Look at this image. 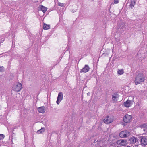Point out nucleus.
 Segmentation results:
<instances>
[{
    "label": "nucleus",
    "mask_w": 147,
    "mask_h": 147,
    "mask_svg": "<svg viewBox=\"0 0 147 147\" xmlns=\"http://www.w3.org/2000/svg\"><path fill=\"white\" fill-rule=\"evenodd\" d=\"M144 80V77L142 73L138 74L136 77L135 80V83L136 85H137L143 82Z\"/></svg>",
    "instance_id": "obj_1"
},
{
    "label": "nucleus",
    "mask_w": 147,
    "mask_h": 147,
    "mask_svg": "<svg viewBox=\"0 0 147 147\" xmlns=\"http://www.w3.org/2000/svg\"><path fill=\"white\" fill-rule=\"evenodd\" d=\"M22 88V85L20 83H18L16 85H14L13 87V90L17 92L20 91Z\"/></svg>",
    "instance_id": "obj_2"
},
{
    "label": "nucleus",
    "mask_w": 147,
    "mask_h": 147,
    "mask_svg": "<svg viewBox=\"0 0 147 147\" xmlns=\"http://www.w3.org/2000/svg\"><path fill=\"white\" fill-rule=\"evenodd\" d=\"M130 132L128 131H124L121 132L119 134V136L121 138H125L129 136Z\"/></svg>",
    "instance_id": "obj_3"
},
{
    "label": "nucleus",
    "mask_w": 147,
    "mask_h": 147,
    "mask_svg": "<svg viewBox=\"0 0 147 147\" xmlns=\"http://www.w3.org/2000/svg\"><path fill=\"white\" fill-rule=\"evenodd\" d=\"M132 118L131 115L126 114L123 117V121L125 123H129L131 121Z\"/></svg>",
    "instance_id": "obj_4"
},
{
    "label": "nucleus",
    "mask_w": 147,
    "mask_h": 147,
    "mask_svg": "<svg viewBox=\"0 0 147 147\" xmlns=\"http://www.w3.org/2000/svg\"><path fill=\"white\" fill-rule=\"evenodd\" d=\"M113 121V119L112 117L107 116L105 118L104 122L105 123L108 124L112 122Z\"/></svg>",
    "instance_id": "obj_5"
},
{
    "label": "nucleus",
    "mask_w": 147,
    "mask_h": 147,
    "mask_svg": "<svg viewBox=\"0 0 147 147\" xmlns=\"http://www.w3.org/2000/svg\"><path fill=\"white\" fill-rule=\"evenodd\" d=\"M117 144L119 145L125 146L127 144L126 141L124 140H120L117 141Z\"/></svg>",
    "instance_id": "obj_6"
},
{
    "label": "nucleus",
    "mask_w": 147,
    "mask_h": 147,
    "mask_svg": "<svg viewBox=\"0 0 147 147\" xmlns=\"http://www.w3.org/2000/svg\"><path fill=\"white\" fill-rule=\"evenodd\" d=\"M90 69V68H89L88 65H85L84 66V67L83 69H81V70L80 71V72H82L84 73H86L88 72Z\"/></svg>",
    "instance_id": "obj_7"
},
{
    "label": "nucleus",
    "mask_w": 147,
    "mask_h": 147,
    "mask_svg": "<svg viewBox=\"0 0 147 147\" xmlns=\"http://www.w3.org/2000/svg\"><path fill=\"white\" fill-rule=\"evenodd\" d=\"M133 101V100H128L124 103V105L125 107H129L131 105Z\"/></svg>",
    "instance_id": "obj_8"
},
{
    "label": "nucleus",
    "mask_w": 147,
    "mask_h": 147,
    "mask_svg": "<svg viewBox=\"0 0 147 147\" xmlns=\"http://www.w3.org/2000/svg\"><path fill=\"white\" fill-rule=\"evenodd\" d=\"M119 96L117 93H115L112 95V100L115 102L117 101V98H119Z\"/></svg>",
    "instance_id": "obj_9"
},
{
    "label": "nucleus",
    "mask_w": 147,
    "mask_h": 147,
    "mask_svg": "<svg viewBox=\"0 0 147 147\" xmlns=\"http://www.w3.org/2000/svg\"><path fill=\"white\" fill-rule=\"evenodd\" d=\"M38 110L39 113H43L45 112L46 109L44 107L42 106L38 107Z\"/></svg>",
    "instance_id": "obj_10"
},
{
    "label": "nucleus",
    "mask_w": 147,
    "mask_h": 147,
    "mask_svg": "<svg viewBox=\"0 0 147 147\" xmlns=\"http://www.w3.org/2000/svg\"><path fill=\"white\" fill-rule=\"evenodd\" d=\"M142 143L144 145L147 144V138H143L141 139Z\"/></svg>",
    "instance_id": "obj_11"
},
{
    "label": "nucleus",
    "mask_w": 147,
    "mask_h": 147,
    "mask_svg": "<svg viewBox=\"0 0 147 147\" xmlns=\"http://www.w3.org/2000/svg\"><path fill=\"white\" fill-rule=\"evenodd\" d=\"M63 98V95L62 93L61 92H60L59 93L58 97L57 98V99L58 100L61 101Z\"/></svg>",
    "instance_id": "obj_12"
},
{
    "label": "nucleus",
    "mask_w": 147,
    "mask_h": 147,
    "mask_svg": "<svg viewBox=\"0 0 147 147\" xmlns=\"http://www.w3.org/2000/svg\"><path fill=\"white\" fill-rule=\"evenodd\" d=\"M136 139L134 137L130 138L129 140L130 143L132 144H134V143L136 142Z\"/></svg>",
    "instance_id": "obj_13"
},
{
    "label": "nucleus",
    "mask_w": 147,
    "mask_h": 147,
    "mask_svg": "<svg viewBox=\"0 0 147 147\" xmlns=\"http://www.w3.org/2000/svg\"><path fill=\"white\" fill-rule=\"evenodd\" d=\"M50 25H48L45 23H44L43 24V29L44 30H47L50 28Z\"/></svg>",
    "instance_id": "obj_14"
},
{
    "label": "nucleus",
    "mask_w": 147,
    "mask_h": 147,
    "mask_svg": "<svg viewBox=\"0 0 147 147\" xmlns=\"http://www.w3.org/2000/svg\"><path fill=\"white\" fill-rule=\"evenodd\" d=\"M40 9L43 12H45L47 10V8L42 5L40 6Z\"/></svg>",
    "instance_id": "obj_15"
},
{
    "label": "nucleus",
    "mask_w": 147,
    "mask_h": 147,
    "mask_svg": "<svg viewBox=\"0 0 147 147\" xmlns=\"http://www.w3.org/2000/svg\"><path fill=\"white\" fill-rule=\"evenodd\" d=\"M45 129L44 128H42L38 130L37 131V133L38 134H41L44 132Z\"/></svg>",
    "instance_id": "obj_16"
},
{
    "label": "nucleus",
    "mask_w": 147,
    "mask_h": 147,
    "mask_svg": "<svg viewBox=\"0 0 147 147\" xmlns=\"http://www.w3.org/2000/svg\"><path fill=\"white\" fill-rule=\"evenodd\" d=\"M142 128H143L144 131H145L147 128V125L146 124H143L141 125Z\"/></svg>",
    "instance_id": "obj_17"
},
{
    "label": "nucleus",
    "mask_w": 147,
    "mask_h": 147,
    "mask_svg": "<svg viewBox=\"0 0 147 147\" xmlns=\"http://www.w3.org/2000/svg\"><path fill=\"white\" fill-rule=\"evenodd\" d=\"M117 73L118 74L120 75L123 74L124 73V72L123 69H118L117 71Z\"/></svg>",
    "instance_id": "obj_18"
},
{
    "label": "nucleus",
    "mask_w": 147,
    "mask_h": 147,
    "mask_svg": "<svg viewBox=\"0 0 147 147\" xmlns=\"http://www.w3.org/2000/svg\"><path fill=\"white\" fill-rule=\"evenodd\" d=\"M136 3V1L135 0H133L131 3L130 6H131L134 7Z\"/></svg>",
    "instance_id": "obj_19"
},
{
    "label": "nucleus",
    "mask_w": 147,
    "mask_h": 147,
    "mask_svg": "<svg viewBox=\"0 0 147 147\" xmlns=\"http://www.w3.org/2000/svg\"><path fill=\"white\" fill-rule=\"evenodd\" d=\"M5 136L2 134H0V140H2L4 139Z\"/></svg>",
    "instance_id": "obj_20"
},
{
    "label": "nucleus",
    "mask_w": 147,
    "mask_h": 147,
    "mask_svg": "<svg viewBox=\"0 0 147 147\" xmlns=\"http://www.w3.org/2000/svg\"><path fill=\"white\" fill-rule=\"evenodd\" d=\"M4 70V67H0V71L3 72Z\"/></svg>",
    "instance_id": "obj_21"
},
{
    "label": "nucleus",
    "mask_w": 147,
    "mask_h": 147,
    "mask_svg": "<svg viewBox=\"0 0 147 147\" xmlns=\"http://www.w3.org/2000/svg\"><path fill=\"white\" fill-rule=\"evenodd\" d=\"M64 4L62 3H59L58 5L61 7H63L64 6Z\"/></svg>",
    "instance_id": "obj_22"
},
{
    "label": "nucleus",
    "mask_w": 147,
    "mask_h": 147,
    "mask_svg": "<svg viewBox=\"0 0 147 147\" xmlns=\"http://www.w3.org/2000/svg\"><path fill=\"white\" fill-rule=\"evenodd\" d=\"M119 1L118 0H115L114 1V3L115 4L118 3Z\"/></svg>",
    "instance_id": "obj_23"
},
{
    "label": "nucleus",
    "mask_w": 147,
    "mask_h": 147,
    "mask_svg": "<svg viewBox=\"0 0 147 147\" xmlns=\"http://www.w3.org/2000/svg\"><path fill=\"white\" fill-rule=\"evenodd\" d=\"M60 101H60L59 100H58V99H57V102H56L57 103V104H59V102H60Z\"/></svg>",
    "instance_id": "obj_24"
},
{
    "label": "nucleus",
    "mask_w": 147,
    "mask_h": 147,
    "mask_svg": "<svg viewBox=\"0 0 147 147\" xmlns=\"http://www.w3.org/2000/svg\"><path fill=\"white\" fill-rule=\"evenodd\" d=\"M127 147H130V146H127Z\"/></svg>",
    "instance_id": "obj_25"
},
{
    "label": "nucleus",
    "mask_w": 147,
    "mask_h": 147,
    "mask_svg": "<svg viewBox=\"0 0 147 147\" xmlns=\"http://www.w3.org/2000/svg\"><path fill=\"white\" fill-rule=\"evenodd\" d=\"M134 97H133V99H134Z\"/></svg>",
    "instance_id": "obj_26"
}]
</instances>
